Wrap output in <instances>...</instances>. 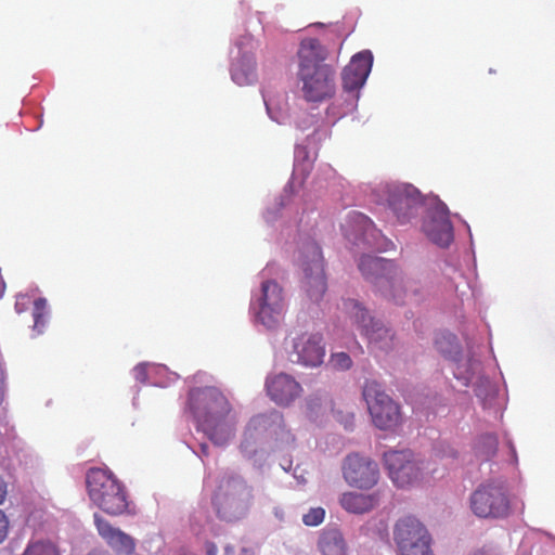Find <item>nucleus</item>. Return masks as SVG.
<instances>
[{
	"label": "nucleus",
	"mask_w": 555,
	"mask_h": 555,
	"mask_svg": "<svg viewBox=\"0 0 555 555\" xmlns=\"http://www.w3.org/2000/svg\"><path fill=\"white\" fill-rule=\"evenodd\" d=\"M231 76L235 83L245 86L251 83L255 78V62L251 59H242L232 64Z\"/></svg>",
	"instance_id": "obj_22"
},
{
	"label": "nucleus",
	"mask_w": 555,
	"mask_h": 555,
	"mask_svg": "<svg viewBox=\"0 0 555 555\" xmlns=\"http://www.w3.org/2000/svg\"><path fill=\"white\" fill-rule=\"evenodd\" d=\"M201 452L203 455H208V446L206 443L201 444Z\"/></svg>",
	"instance_id": "obj_38"
},
{
	"label": "nucleus",
	"mask_w": 555,
	"mask_h": 555,
	"mask_svg": "<svg viewBox=\"0 0 555 555\" xmlns=\"http://www.w3.org/2000/svg\"><path fill=\"white\" fill-rule=\"evenodd\" d=\"M258 301L257 320L268 328L275 327L284 313L282 287L276 280H264L261 284Z\"/></svg>",
	"instance_id": "obj_9"
},
{
	"label": "nucleus",
	"mask_w": 555,
	"mask_h": 555,
	"mask_svg": "<svg viewBox=\"0 0 555 555\" xmlns=\"http://www.w3.org/2000/svg\"><path fill=\"white\" fill-rule=\"evenodd\" d=\"M48 317L47 310V300L44 298H37L34 301L33 307V318H34V328L41 333Z\"/></svg>",
	"instance_id": "obj_26"
},
{
	"label": "nucleus",
	"mask_w": 555,
	"mask_h": 555,
	"mask_svg": "<svg viewBox=\"0 0 555 555\" xmlns=\"http://www.w3.org/2000/svg\"><path fill=\"white\" fill-rule=\"evenodd\" d=\"M2 386H3V373L0 371V395L2 393Z\"/></svg>",
	"instance_id": "obj_42"
},
{
	"label": "nucleus",
	"mask_w": 555,
	"mask_h": 555,
	"mask_svg": "<svg viewBox=\"0 0 555 555\" xmlns=\"http://www.w3.org/2000/svg\"><path fill=\"white\" fill-rule=\"evenodd\" d=\"M474 555H488L485 551H479L477 553H475Z\"/></svg>",
	"instance_id": "obj_43"
},
{
	"label": "nucleus",
	"mask_w": 555,
	"mask_h": 555,
	"mask_svg": "<svg viewBox=\"0 0 555 555\" xmlns=\"http://www.w3.org/2000/svg\"><path fill=\"white\" fill-rule=\"evenodd\" d=\"M325 518V511L322 507H312L307 514L304 515L302 521L306 526L314 527L323 522Z\"/></svg>",
	"instance_id": "obj_31"
},
{
	"label": "nucleus",
	"mask_w": 555,
	"mask_h": 555,
	"mask_svg": "<svg viewBox=\"0 0 555 555\" xmlns=\"http://www.w3.org/2000/svg\"><path fill=\"white\" fill-rule=\"evenodd\" d=\"M344 309L358 325L360 333L367 339L374 350L389 351L393 348L395 335L380 321L375 320L356 299H347Z\"/></svg>",
	"instance_id": "obj_7"
},
{
	"label": "nucleus",
	"mask_w": 555,
	"mask_h": 555,
	"mask_svg": "<svg viewBox=\"0 0 555 555\" xmlns=\"http://www.w3.org/2000/svg\"><path fill=\"white\" fill-rule=\"evenodd\" d=\"M189 406L198 427L218 446L231 437L232 425L228 421L231 411L228 399L216 388H196L189 395Z\"/></svg>",
	"instance_id": "obj_2"
},
{
	"label": "nucleus",
	"mask_w": 555,
	"mask_h": 555,
	"mask_svg": "<svg viewBox=\"0 0 555 555\" xmlns=\"http://www.w3.org/2000/svg\"><path fill=\"white\" fill-rule=\"evenodd\" d=\"M135 378L144 383L147 379L146 366L144 364H139L134 367Z\"/></svg>",
	"instance_id": "obj_34"
},
{
	"label": "nucleus",
	"mask_w": 555,
	"mask_h": 555,
	"mask_svg": "<svg viewBox=\"0 0 555 555\" xmlns=\"http://www.w3.org/2000/svg\"><path fill=\"white\" fill-rule=\"evenodd\" d=\"M327 50L315 38L301 40L297 51L298 79L309 102H322L335 94V69L325 63Z\"/></svg>",
	"instance_id": "obj_1"
},
{
	"label": "nucleus",
	"mask_w": 555,
	"mask_h": 555,
	"mask_svg": "<svg viewBox=\"0 0 555 555\" xmlns=\"http://www.w3.org/2000/svg\"><path fill=\"white\" fill-rule=\"evenodd\" d=\"M431 538L418 541V543L399 550L401 555H434L430 548Z\"/></svg>",
	"instance_id": "obj_28"
},
{
	"label": "nucleus",
	"mask_w": 555,
	"mask_h": 555,
	"mask_svg": "<svg viewBox=\"0 0 555 555\" xmlns=\"http://www.w3.org/2000/svg\"><path fill=\"white\" fill-rule=\"evenodd\" d=\"M446 205L441 207V215L433 217L424 224V231L427 237L441 247H448L453 241V227L448 217Z\"/></svg>",
	"instance_id": "obj_18"
},
{
	"label": "nucleus",
	"mask_w": 555,
	"mask_h": 555,
	"mask_svg": "<svg viewBox=\"0 0 555 555\" xmlns=\"http://www.w3.org/2000/svg\"><path fill=\"white\" fill-rule=\"evenodd\" d=\"M476 451L482 460H490L493 457L498 451L496 437L491 434L482 435L476 444Z\"/></svg>",
	"instance_id": "obj_24"
},
{
	"label": "nucleus",
	"mask_w": 555,
	"mask_h": 555,
	"mask_svg": "<svg viewBox=\"0 0 555 555\" xmlns=\"http://www.w3.org/2000/svg\"><path fill=\"white\" fill-rule=\"evenodd\" d=\"M326 280H309L307 285L308 297L312 301H319L326 292Z\"/></svg>",
	"instance_id": "obj_29"
},
{
	"label": "nucleus",
	"mask_w": 555,
	"mask_h": 555,
	"mask_svg": "<svg viewBox=\"0 0 555 555\" xmlns=\"http://www.w3.org/2000/svg\"><path fill=\"white\" fill-rule=\"evenodd\" d=\"M387 193L388 205L401 223L414 217L422 205L421 193L412 185H391L387 188Z\"/></svg>",
	"instance_id": "obj_12"
},
{
	"label": "nucleus",
	"mask_w": 555,
	"mask_h": 555,
	"mask_svg": "<svg viewBox=\"0 0 555 555\" xmlns=\"http://www.w3.org/2000/svg\"><path fill=\"white\" fill-rule=\"evenodd\" d=\"M94 524L99 534L118 554L130 555L133 553L135 543L129 534L113 527L109 521L104 519L98 513L94 514Z\"/></svg>",
	"instance_id": "obj_16"
},
{
	"label": "nucleus",
	"mask_w": 555,
	"mask_h": 555,
	"mask_svg": "<svg viewBox=\"0 0 555 555\" xmlns=\"http://www.w3.org/2000/svg\"><path fill=\"white\" fill-rule=\"evenodd\" d=\"M21 555H62V553L59 544L50 539H33Z\"/></svg>",
	"instance_id": "obj_23"
},
{
	"label": "nucleus",
	"mask_w": 555,
	"mask_h": 555,
	"mask_svg": "<svg viewBox=\"0 0 555 555\" xmlns=\"http://www.w3.org/2000/svg\"><path fill=\"white\" fill-rule=\"evenodd\" d=\"M4 291H5L4 280H0V298L2 297Z\"/></svg>",
	"instance_id": "obj_39"
},
{
	"label": "nucleus",
	"mask_w": 555,
	"mask_h": 555,
	"mask_svg": "<svg viewBox=\"0 0 555 555\" xmlns=\"http://www.w3.org/2000/svg\"><path fill=\"white\" fill-rule=\"evenodd\" d=\"M263 100H264L267 111L270 113V101L266 98V95H263Z\"/></svg>",
	"instance_id": "obj_41"
},
{
	"label": "nucleus",
	"mask_w": 555,
	"mask_h": 555,
	"mask_svg": "<svg viewBox=\"0 0 555 555\" xmlns=\"http://www.w3.org/2000/svg\"><path fill=\"white\" fill-rule=\"evenodd\" d=\"M372 64L373 55L371 51L365 50L353 55L343 72L344 89L354 91L361 88L371 72Z\"/></svg>",
	"instance_id": "obj_13"
},
{
	"label": "nucleus",
	"mask_w": 555,
	"mask_h": 555,
	"mask_svg": "<svg viewBox=\"0 0 555 555\" xmlns=\"http://www.w3.org/2000/svg\"><path fill=\"white\" fill-rule=\"evenodd\" d=\"M392 533L399 550L414 545L430 535L426 527L411 515L399 518Z\"/></svg>",
	"instance_id": "obj_15"
},
{
	"label": "nucleus",
	"mask_w": 555,
	"mask_h": 555,
	"mask_svg": "<svg viewBox=\"0 0 555 555\" xmlns=\"http://www.w3.org/2000/svg\"><path fill=\"white\" fill-rule=\"evenodd\" d=\"M386 282V288L393 292L388 295L390 299H392L396 304H403L405 292L402 285V280H384Z\"/></svg>",
	"instance_id": "obj_30"
},
{
	"label": "nucleus",
	"mask_w": 555,
	"mask_h": 555,
	"mask_svg": "<svg viewBox=\"0 0 555 555\" xmlns=\"http://www.w3.org/2000/svg\"><path fill=\"white\" fill-rule=\"evenodd\" d=\"M362 396L367 404L373 424L382 429L396 428L401 423L400 406L374 379H366L363 385Z\"/></svg>",
	"instance_id": "obj_6"
},
{
	"label": "nucleus",
	"mask_w": 555,
	"mask_h": 555,
	"mask_svg": "<svg viewBox=\"0 0 555 555\" xmlns=\"http://www.w3.org/2000/svg\"><path fill=\"white\" fill-rule=\"evenodd\" d=\"M86 483L91 502L104 513L118 516L127 512L129 502L126 488L111 470L90 468Z\"/></svg>",
	"instance_id": "obj_3"
},
{
	"label": "nucleus",
	"mask_w": 555,
	"mask_h": 555,
	"mask_svg": "<svg viewBox=\"0 0 555 555\" xmlns=\"http://www.w3.org/2000/svg\"><path fill=\"white\" fill-rule=\"evenodd\" d=\"M331 364L337 370H348L352 365V360L346 352H337L332 354Z\"/></svg>",
	"instance_id": "obj_32"
},
{
	"label": "nucleus",
	"mask_w": 555,
	"mask_h": 555,
	"mask_svg": "<svg viewBox=\"0 0 555 555\" xmlns=\"http://www.w3.org/2000/svg\"><path fill=\"white\" fill-rule=\"evenodd\" d=\"M317 546L322 555H347V543L337 528L323 529L319 534Z\"/></svg>",
	"instance_id": "obj_21"
},
{
	"label": "nucleus",
	"mask_w": 555,
	"mask_h": 555,
	"mask_svg": "<svg viewBox=\"0 0 555 555\" xmlns=\"http://www.w3.org/2000/svg\"><path fill=\"white\" fill-rule=\"evenodd\" d=\"M298 263L305 278H323L325 274L321 247L313 241L302 244Z\"/></svg>",
	"instance_id": "obj_17"
},
{
	"label": "nucleus",
	"mask_w": 555,
	"mask_h": 555,
	"mask_svg": "<svg viewBox=\"0 0 555 555\" xmlns=\"http://www.w3.org/2000/svg\"><path fill=\"white\" fill-rule=\"evenodd\" d=\"M437 350L443 356H450L457 350L456 336L450 333L439 334L435 339Z\"/></svg>",
	"instance_id": "obj_25"
},
{
	"label": "nucleus",
	"mask_w": 555,
	"mask_h": 555,
	"mask_svg": "<svg viewBox=\"0 0 555 555\" xmlns=\"http://www.w3.org/2000/svg\"><path fill=\"white\" fill-rule=\"evenodd\" d=\"M266 389L271 400L279 405H288L301 392L300 385L292 376L284 373L268 377Z\"/></svg>",
	"instance_id": "obj_14"
},
{
	"label": "nucleus",
	"mask_w": 555,
	"mask_h": 555,
	"mask_svg": "<svg viewBox=\"0 0 555 555\" xmlns=\"http://www.w3.org/2000/svg\"><path fill=\"white\" fill-rule=\"evenodd\" d=\"M253 499V489L244 479L224 477L221 479L211 503L219 518L233 521L247 514Z\"/></svg>",
	"instance_id": "obj_4"
},
{
	"label": "nucleus",
	"mask_w": 555,
	"mask_h": 555,
	"mask_svg": "<svg viewBox=\"0 0 555 555\" xmlns=\"http://www.w3.org/2000/svg\"><path fill=\"white\" fill-rule=\"evenodd\" d=\"M384 464L392 482L405 488L418 482L423 477V463L410 450H390L384 453Z\"/></svg>",
	"instance_id": "obj_8"
},
{
	"label": "nucleus",
	"mask_w": 555,
	"mask_h": 555,
	"mask_svg": "<svg viewBox=\"0 0 555 555\" xmlns=\"http://www.w3.org/2000/svg\"><path fill=\"white\" fill-rule=\"evenodd\" d=\"M205 552H206V555H217L218 547L212 542H206V544H205Z\"/></svg>",
	"instance_id": "obj_37"
},
{
	"label": "nucleus",
	"mask_w": 555,
	"mask_h": 555,
	"mask_svg": "<svg viewBox=\"0 0 555 555\" xmlns=\"http://www.w3.org/2000/svg\"><path fill=\"white\" fill-rule=\"evenodd\" d=\"M360 272L367 278H390L397 274L393 261L373 255H363L359 260Z\"/></svg>",
	"instance_id": "obj_20"
},
{
	"label": "nucleus",
	"mask_w": 555,
	"mask_h": 555,
	"mask_svg": "<svg viewBox=\"0 0 555 555\" xmlns=\"http://www.w3.org/2000/svg\"><path fill=\"white\" fill-rule=\"evenodd\" d=\"M288 353L292 362L311 367L319 366L325 356L323 338L319 334H297L291 339Z\"/></svg>",
	"instance_id": "obj_11"
},
{
	"label": "nucleus",
	"mask_w": 555,
	"mask_h": 555,
	"mask_svg": "<svg viewBox=\"0 0 555 555\" xmlns=\"http://www.w3.org/2000/svg\"><path fill=\"white\" fill-rule=\"evenodd\" d=\"M7 483L3 478L0 476V504H2L7 496Z\"/></svg>",
	"instance_id": "obj_36"
},
{
	"label": "nucleus",
	"mask_w": 555,
	"mask_h": 555,
	"mask_svg": "<svg viewBox=\"0 0 555 555\" xmlns=\"http://www.w3.org/2000/svg\"><path fill=\"white\" fill-rule=\"evenodd\" d=\"M341 469L346 482L358 489H371L379 479L377 463L358 453L347 455Z\"/></svg>",
	"instance_id": "obj_10"
},
{
	"label": "nucleus",
	"mask_w": 555,
	"mask_h": 555,
	"mask_svg": "<svg viewBox=\"0 0 555 555\" xmlns=\"http://www.w3.org/2000/svg\"><path fill=\"white\" fill-rule=\"evenodd\" d=\"M267 423V417L264 415H257L250 420L249 428H257L259 426H264Z\"/></svg>",
	"instance_id": "obj_35"
},
{
	"label": "nucleus",
	"mask_w": 555,
	"mask_h": 555,
	"mask_svg": "<svg viewBox=\"0 0 555 555\" xmlns=\"http://www.w3.org/2000/svg\"><path fill=\"white\" fill-rule=\"evenodd\" d=\"M380 502V493L376 491L374 493L364 494L359 492H345L339 498L340 506L348 513L351 514H364L369 513Z\"/></svg>",
	"instance_id": "obj_19"
},
{
	"label": "nucleus",
	"mask_w": 555,
	"mask_h": 555,
	"mask_svg": "<svg viewBox=\"0 0 555 555\" xmlns=\"http://www.w3.org/2000/svg\"><path fill=\"white\" fill-rule=\"evenodd\" d=\"M470 508L480 518L502 519L512 513L511 499L500 482L481 483L470 495Z\"/></svg>",
	"instance_id": "obj_5"
},
{
	"label": "nucleus",
	"mask_w": 555,
	"mask_h": 555,
	"mask_svg": "<svg viewBox=\"0 0 555 555\" xmlns=\"http://www.w3.org/2000/svg\"><path fill=\"white\" fill-rule=\"evenodd\" d=\"M242 555H247V551L244 548Z\"/></svg>",
	"instance_id": "obj_44"
},
{
	"label": "nucleus",
	"mask_w": 555,
	"mask_h": 555,
	"mask_svg": "<svg viewBox=\"0 0 555 555\" xmlns=\"http://www.w3.org/2000/svg\"><path fill=\"white\" fill-rule=\"evenodd\" d=\"M9 533V519L4 512L0 509V544L7 539Z\"/></svg>",
	"instance_id": "obj_33"
},
{
	"label": "nucleus",
	"mask_w": 555,
	"mask_h": 555,
	"mask_svg": "<svg viewBox=\"0 0 555 555\" xmlns=\"http://www.w3.org/2000/svg\"><path fill=\"white\" fill-rule=\"evenodd\" d=\"M224 553L225 555H233L234 548L232 546H225Z\"/></svg>",
	"instance_id": "obj_40"
},
{
	"label": "nucleus",
	"mask_w": 555,
	"mask_h": 555,
	"mask_svg": "<svg viewBox=\"0 0 555 555\" xmlns=\"http://www.w3.org/2000/svg\"><path fill=\"white\" fill-rule=\"evenodd\" d=\"M349 224L361 235H365L373 229V222L365 215L357 211L349 215Z\"/></svg>",
	"instance_id": "obj_27"
}]
</instances>
